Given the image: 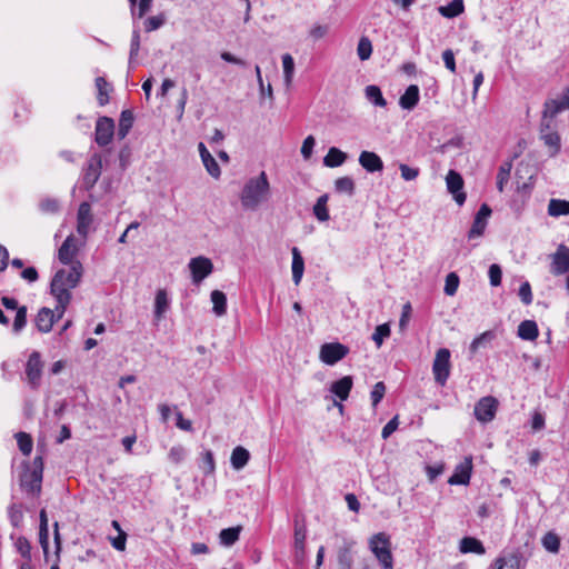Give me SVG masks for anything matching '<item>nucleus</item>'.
Masks as SVG:
<instances>
[{"instance_id": "79ce46f5", "label": "nucleus", "mask_w": 569, "mask_h": 569, "mask_svg": "<svg viewBox=\"0 0 569 569\" xmlns=\"http://www.w3.org/2000/svg\"><path fill=\"white\" fill-rule=\"evenodd\" d=\"M169 306V300L164 290H159L154 300V315L159 319L166 312Z\"/></svg>"}, {"instance_id": "c03bdc74", "label": "nucleus", "mask_w": 569, "mask_h": 569, "mask_svg": "<svg viewBox=\"0 0 569 569\" xmlns=\"http://www.w3.org/2000/svg\"><path fill=\"white\" fill-rule=\"evenodd\" d=\"M542 546L549 552L557 553L560 548V538L555 532L549 531L542 537Z\"/></svg>"}, {"instance_id": "aec40b11", "label": "nucleus", "mask_w": 569, "mask_h": 569, "mask_svg": "<svg viewBox=\"0 0 569 569\" xmlns=\"http://www.w3.org/2000/svg\"><path fill=\"white\" fill-rule=\"evenodd\" d=\"M359 163L368 172L382 171L383 162L378 154L370 151H362L359 156Z\"/></svg>"}, {"instance_id": "473e14b6", "label": "nucleus", "mask_w": 569, "mask_h": 569, "mask_svg": "<svg viewBox=\"0 0 569 569\" xmlns=\"http://www.w3.org/2000/svg\"><path fill=\"white\" fill-rule=\"evenodd\" d=\"M212 310L216 316L221 317L227 312V297L220 290L211 292Z\"/></svg>"}, {"instance_id": "052dcab7", "label": "nucleus", "mask_w": 569, "mask_h": 569, "mask_svg": "<svg viewBox=\"0 0 569 569\" xmlns=\"http://www.w3.org/2000/svg\"><path fill=\"white\" fill-rule=\"evenodd\" d=\"M489 279H490V284L492 287H497L501 283V278H502V271H501V268L499 264H491L489 267Z\"/></svg>"}, {"instance_id": "338daca9", "label": "nucleus", "mask_w": 569, "mask_h": 569, "mask_svg": "<svg viewBox=\"0 0 569 569\" xmlns=\"http://www.w3.org/2000/svg\"><path fill=\"white\" fill-rule=\"evenodd\" d=\"M399 421L398 416H395L387 425L382 428L381 437L388 439L398 428Z\"/></svg>"}, {"instance_id": "3c124183", "label": "nucleus", "mask_w": 569, "mask_h": 569, "mask_svg": "<svg viewBox=\"0 0 569 569\" xmlns=\"http://www.w3.org/2000/svg\"><path fill=\"white\" fill-rule=\"evenodd\" d=\"M27 325V307L21 306L14 317V321L12 325V330L14 333H19Z\"/></svg>"}, {"instance_id": "ea45409f", "label": "nucleus", "mask_w": 569, "mask_h": 569, "mask_svg": "<svg viewBox=\"0 0 569 569\" xmlns=\"http://www.w3.org/2000/svg\"><path fill=\"white\" fill-rule=\"evenodd\" d=\"M353 557L351 553V548L349 546H345L339 549L338 552V566L339 569H352Z\"/></svg>"}, {"instance_id": "58836bf2", "label": "nucleus", "mask_w": 569, "mask_h": 569, "mask_svg": "<svg viewBox=\"0 0 569 569\" xmlns=\"http://www.w3.org/2000/svg\"><path fill=\"white\" fill-rule=\"evenodd\" d=\"M96 87L98 90L97 100L100 106H104L109 102V83L104 78L98 77L96 79Z\"/></svg>"}, {"instance_id": "5fc2aeb1", "label": "nucleus", "mask_w": 569, "mask_h": 569, "mask_svg": "<svg viewBox=\"0 0 569 569\" xmlns=\"http://www.w3.org/2000/svg\"><path fill=\"white\" fill-rule=\"evenodd\" d=\"M8 516L13 527H19L23 519V513L20 505L12 503L8 508Z\"/></svg>"}, {"instance_id": "9d476101", "label": "nucleus", "mask_w": 569, "mask_h": 569, "mask_svg": "<svg viewBox=\"0 0 569 569\" xmlns=\"http://www.w3.org/2000/svg\"><path fill=\"white\" fill-rule=\"evenodd\" d=\"M446 184L457 204L462 206L467 196L466 192L462 191L465 182L461 174L455 170H449L446 177Z\"/></svg>"}, {"instance_id": "7ed1b4c3", "label": "nucleus", "mask_w": 569, "mask_h": 569, "mask_svg": "<svg viewBox=\"0 0 569 569\" xmlns=\"http://www.w3.org/2000/svg\"><path fill=\"white\" fill-rule=\"evenodd\" d=\"M369 549L383 569H393L390 537L386 532H378L369 539Z\"/></svg>"}, {"instance_id": "393cba45", "label": "nucleus", "mask_w": 569, "mask_h": 569, "mask_svg": "<svg viewBox=\"0 0 569 569\" xmlns=\"http://www.w3.org/2000/svg\"><path fill=\"white\" fill-rule=\"evenodd\" d=\"M352 378L346 376L331 385V392L335 393L340 400H347L352 388Z\"/></svg>"}, {"instance_id": "412c9836", "label": "nucleus", "mask_w": 569, "mask_h": 569, "mask_svg": "<svg viewBox=\"0 0 569 569\" xmlns=\"http://www.w3.org/2000/svg\"><path fill=\"white\" fill-rule=\"evenodd\" d=\"M471 459H466L465 463H460L456 470L455 473L449 478L448 482L450 485H467L470 480L471 475Z\"/></svg>"}, {"instance_id": "6ab92c4d", "label": "nucleus", "mask_w": 569, "mask_h": 569, "mask_svg": "<svg viewBox=\"0 0 569 569\" xmlns=\"http://www.w3.org/2000/svg\"><path fill=\"white\" fill-rule=\"evenodd\" d=\"M56 322V313L50 308L43 307L38 311V315L34 319V323L37 329L42 333H48L51 331L53 325Z\"/></svg>"}, {"instance_id": "f704fd0d", "label": "nucleus", "mask_w": 569, "mask_h": 569, "mask_svg": "<svg viewBox=\"0 0 569 569\" xmlns=\"http://www.w3.org/2000/svg\"><path fill=\"white\" fill-rule=\"evenodd\" d=\"M496 338V335L493 331L488 330L482 332L480 336L475 338L472 342L470 343L469 351L473 356L478 352L480 348L486 347L488 343H490Z\"/></svg>"}, {"instance_id": "9b49d317", "label": "nucleus", "mask_w": 569, "mask_h": 569, "mask_svg": "<svg viewBox=\"0 0 569 569\" xmlns=\"http://www.w3.org/2000/svg\"><path fill=\"white\" fill-rule=\"evenodd\" d=\"M189 268L193 283H200L212 272L213 264L211 260L206 257H197L190 260Z\"/></svg>"}, {"instance_id": "09e8293b", "label": "nucleus", "mask_w": 569, "mask_h": 569, "mask_svg": "<svg viewBox=\"0 0 569 569\" xmlns=\"http://www.w3.org/2000/svg\"><path fill=\"white\" fill-rule=\"evenodd\" d=\"M357 53L360 60H368L372 53V44L371 41L367 37H361L358 47Z\"/></svg>"}, {"instance_id": "4d7b16f0", "label": "nucleus", "mask_w": 569, "mask_h": 569, "mask_svg": "<svg viewBox=\"0 0 569 569\" xmlns=\"http://www.w3.org/2000/svg\"><path fill=\"white\" fill-rule=\"evenodd\" d=\"M459 286V277L451 272L446 278V284H445V293L448 296H453L457 292Z\"/></svg>"}, {"instance_id": "49530a36", "label": "nucleus", "mask_w": 569, "mask_h": 569, "mask_svg": "<svg viewBox=\"0 0 569 569\" xmlns=\"http://www.w3.org/2000/svg\"><path fill=\"white\" fill-rule=\"evenodd\" d=\"M16 438H17V441H18L19 450L24 456H29L31 453V451H32V446H33L31 436L26 433V432H18L16 435Z\"/></svg>"}, {"instance_id": "69168bd1", "label": "nucleus", "mask_w": 569, "mask_h": 569, "mask_svg": "<svg viewBox=\"0 0 569 569\" xmlns=\"http://www.w3.org/2000/svg\"><path fill=\"white\" fill-rule=\"evenodd\" d=\"M399 169H400L402 179H405L406 181L415 180L419 174L418 168H411L403 163H401L399 166Z\"/></svg>"}, {"instance_id": "c9c22d12", "label": "nucleus", "mask_w": 569, "mask_h": 569, "mask_svg": "<svg viewBox=\"0 0 569 569\" xmlns=\"http://www.w3.org/2000/svg\"><path fill=\"white\" fill-rule=\"evenodd\" d=\"M347 158V154L339 150L338 148L332 147L327 156L323 158V163L327 167L335 168L341 166Z\"/></svg>"}, {"instance_id": "dca6fc26", "label": "nucleus", "mask_w": 569, "mask_h": 569, "mask_svg": "<svg viewBox=\"0 0 569 569\" xmlns=\"http://www.w3.org/2000/svg\"><path fill=\"white\" fill-rule=\"evenodd\" d=\"M114 134V121L109 117H100L96 123V141L111 142Z\"/></svg>"}, {"instance_id": "bf43d9fd", "label": "nucleus", "mask_w": 569, "mask_h": 569, "mask_svg": "<svg viewBox=\"0 0 569 569\" xmlns=\"http://www.w3.org/2000/svg\"><path fill=\"white\" fill-rule=\"evenodd\" d=\"M117 156L119 160V167L124 170L127 166L130 163L131 150L128 144H124L122 148L117 150Z\"/></svg>"}, {"instance_id": "2eb2a0df", "label": "nucleus", "mask_w": 569, "mask_h": 569, "mask_svg": "<svg viewBox=\"0 0 569 569\" xmlns=\"http://www.w3.org/2000/svg\"><path fill=\"white\" fill-rule=\"evenodd\" d=\"M491 212V208L487 203L481 204L468 232L469 239L481 237L483 234L487 227V220Z\"/></svg>"}, {"instance_id": "bb28decb", "label": "nucleus", "mask_w": 569, "mask_h": 569, "mask_svg": "<svg viewBox=\"0 0 569 569\" xmlns=\"http://www.w3.org/2000/svg\"><path fill=\"white\" fill-rule=\"evenodd\" d=\"M539 335L538 326L533 320H523L518 326V336L522 340L533 341Z\"/></svg>"}, {"instance_id": "2f4dec72", "label": "nucleus", "mask_w": 569, "mask_h": 569, "mask_svg": "<svg viewBox=\"0 0 569 569\" xmlns=\"http://www.w3.org/2000/svg\"><path fill=\"white\" fill-rule=\"evenodd\" d=\"M463 10L465 6L462 0H452L449 4L438 8L439 13L445 18L458 17Z\"/></svg>"}, {"instance_id": "cd10ccee", "label": "nucleus", "mask_w": 569, "mask_h": 569, "mask_svg": "<svg viewBox=\"0 0 569 569\" xmlns=\"http://www.w3.org/2000/svg\"><path fill=\"white\" fill-rule=\"evenodd\" d=\"M242 526H236L222 529L219 533V542L224 547L233 546L240 537Z\"/></svg>"}, {"instance_id": "0e129e2a", "label": "nucleus", "mask_w": 569, "mask_h": 569, "mask_svg": "<svg viewBox=\"0 0 569 569\" xmlns=\"http://www.w3.org/2000/svg\"><path fill=\"white\" fill-rule=\"evenodd\" d=\"M519 297L521 301L528 306L532 302L531 287L528 281L523 282L519 288Z\"/></svg>"}, {"instance_id": "37998d69", "label": "nucleus", "mask_w": 569, "mask_h": 569, "mask_svg": "<svg viewBox=\"0 0 569 569\" xmlns=\"http://www.w3.org/2000/svg\"><path fill=\"white\" fill-rule=\"evenodd\" d=\"M282 67H283V76L284 82L289 87L291 84L293 73H295V61L291 54L284 53L282 56Z\"/></svg>"}, {"instance_id": "a211bd4d", "label": "nucleus", "mask_w": 569, "mask_h": 569, "mask_svg": "<svg viewBox=\"0 0 569 569\" xmlns=\"http://www.w3.org/2000/svg\"><path fill=\"white\" fill-rule=\"evenodd\" d=\"M77 252L78 248L76 244V239L72 234H70L66 238L59 248L58 258L61 263L72 266V262H74L73 258L77 256Z\"/></svg>"}, {"instance_id": "de8ad7c7", "label": "nucleus", "mask_w": 569, "mask_h": 569, "mask_svg": "<svg viewBox=\"0 0 569 569\" xmlns=\"http://www.w3.org/2000/svg\"><path fill=\"white\" fill-rule=\"evenodd\" d=\"M103 147L99 152H96L97 154H103L102 163L106 166V169L111 166L112 163H116L118 160L117 156V149L113 147H109L108 144H100Z\"/></svg>"}, {"instance_id": "1a4fd4ad", "label": "nucleus", "mask_w": 569, "mask_h": 569, "mask_svg": "<svg viewBox=\"0 0 569 569\" xmlns=\"http://www.w3.org/2000/svg\"><path fill=\"white\" fill-rule=\"evenodd\" d=\"M497 408L498 401L495 397H483L475 406V416L481 422H490L496 416Z\"/></svg>"}, {"instance_id": "f03ea898", "label": "nucleus", "mask_w": 569, "mask_h": 569, "mask_svg": "<svg viewBox=\"0 0 569 569\" xmlns=\"http://www.w3.org/2000/svg\"><path fill=\"white\" fill-rule=\"evenodd\" d=\"M270 183L264 171L250 178L243 186L240 194L241 206L246 210H257L270 198Z\"/></svg>"}, {"instance_id": "13d9d810", "label": "nucleus", "mask_w": 569, "mask_h": 569, "mask_svg": "<svg viewBox=\"0 0 569 569\" xmlns=\"http://www.w3.org/2000/svg\"><path fill=\"white\" fill-rule=\"evenodd\" d=\"M39 208L42 212L46 213H57L60 209V206L57 199L47 198L40 201Z\"/></svg>"}, {"instance_id": "680f3d73", "label": "nucleus", "mask_w": 569, "mask_h": 569, "mask_svg": "<svg viewBox=\"0 0 569 569\" xmlns=\"http://www.w3.org/2000/svg\"><path fill=\"white\" fill-rule=\"evenodd\" d=\"M168 457L171 462L180 463L186 457V450L182 446H173L170 449Z\"/></svg>"}, {"instance_id": "4c0bfd02", "label": "nucleus", "mask_w": 569, "mask_h": 569, "mask_svg": "<svg viewBox=\"0 0 569 569\" xmlns=\"http://www.w3.org/2000/svg\"><path fill=\"white\" fill-rule=\"evenodd\" d=\"M511 169H512L511 160H507V161L502 162L499 167L498 174H497V188L500 192L503 191L505 184L509 180Z\"/></svg>"}, {"instance_id": "5701e85b", "label": "nucleus", "mask_w": 569, "mask_h": 569, "mask_svg": "<svg viewBox=\"0 0 569 569\" xmlns=\"http://www.w3.org/2000/svg\"><path fill=\"white\" fill-rule=\"evenodd\" d=\"M199 152L208 173L216 179L219 178L221 173L220 168L211 152L206 148V144H199Z\"/></svg>"}, {"instance_id": "20e7f679", "label": "nucleus", "mask_w": 569, "mask_h": 569, "mask_svg": "<svg viewBox=\"0 0 569 569\" xmlns=\"http://www.w3.org/2000/svg\"><path fill=\"white\" fill-rule=\"evenodd\" d=\"M307 525L303 517L296 516L293 519V550L295 559L302 563L306 558Z\"/></svg>"}, {"instance_id": "39448f33", "label": "nucleus", "mask_w": 569, "mask_h": 569, "mask_svg": "<svg viewBox=\"0 0 569 569\" xmlns=\"http://www.w3.org/2000/svg\"><path fill=\"white\" fill-rule=\"evenodd\" d=\"M432 373L435 380L440 386H445L450 375V351L441 348L436 352L432 363Z\"/></svg>"}, {"instance_id": "f8f14e48", "label": "nucleus", "mask_w": 569, "mask_h": 569, "mask_svg": "<svg viewBox=\"0 0 569 569\" xmlns=\"http://www.w3.org/2000/svg\"><path fill=\"white\" fill-rule=\"evenodd\" d=\"M569 109V86L563 90L561 99H551L545 102L542 119H552L562 110Z\"/></svg>"}, {"instance_id": "0eeeda50", "label": "nucleus", "mask_w": 569, "mask_h": 569, "mask_svg": "<svg viewBox=\"0 0 569 569\" xmlns=\"http://www.w3.org/2000/svg\"><path fill=\"white\" fill-rule=\"evenodd\" d=\"M43 362L38 351H33L26 363V377L31 389L37 390L41 383Z\"/></svg>"}, {"instance_id": "a19ab883", "label": "nucleus", "mask_w": 569, "mask_h": 569, "mask_svg": "<svg viewBox=\"0 0 569 569\" xmlns=\"http://www.w3.org/2000/svg\"><path fill=\"white\" fill-rule=\"evenodd\" d=\"M335 189L339 193L352 196L355 193V182L350 177H341L335 181Z\"/></svg>"}, {"instance_id": "423d86ee", "label": "nucleus", "mask_w": 569, "mask_h": 569, "mask_svg": "<svg viewBox=\"0 0 569 569\" xmlns=\"http://www.w3.org/2000/svg\"><path fill=\"white\" fill-rule=\"evenodd\" d=\"M349 353V348L340 342H327L320 347L319 358L328 365L333 366Z\"/></svg>"}, {"instance_id": "c756f323", "label": "nucleus", "mask_w": 569, "mask_h": 569, "mask_svg": "<svg viewBox=\"0 0 569 569\" xmlns=\"http://www.w3.org/2000/svg\"><path fill=\"white\" fill-rule=\"evenodd\" d=\"M249 459V451L246 448L238 446L232 450L230 462L233 469L241 470L248 463Z\"/></svg>"}, {"instance_id": "6e6552de", "label": "nucleus", "mask_w": 569, "mask_h": 569, "mask_svg": "<svg viewBox=\"0 0 569 569\" xmlns=\"http://www.w3.org/2000/svg\"><path fill=\"white\" fill-rule=\"evenodd\" d=\"M102 158L103 154H97L96 152L90 157L83 174V187L86 190H90L94 187L102 169L106 168L102 163Z\"/></svg>"}, {"instance_id": "6e6d98bb", "label": "nucleus", "mask_w": 569, "mask_h": 569, "mask_svg": "<svg viewBox=\"0 0 569 569\" xmlns=\"http://www.w3.org/2000/svg\"><path fill=\"white\" fill-rule=\"evenodd\" d=\"M386 393V386L382 381L377 382L370 393L372 407L376 408Z\"/></svg>"}, {"instance_id": "774afa93", "label": "nucleus", "mask_w": 569, "mask_h": 569, "mask_svg": "<svg viewBox=\"0 0 569 569\" xmlns=\"http://www.w3.org/2000/svg\"><path fill=\"white\" fill-rule=\"evenodd\" d=\"M110 542L116 550L123 551L126 549L127 533L120 531L117 537L110 538Z\"/></svg>"}, {"instance_id": "603ef678", "label": "nucleus", "mask_w": 569, "mask_h": 569, "mask_svg": "<svg viewBox=\"0 0 569 569\" xmlns=\"http://www.w3.org/2000/svg\"><path fill=\"white\" fill-rule=\"evenodd\" d=\"M519 562V557L517 555H510L507 558H498L496 560V569H518Z\"/></svg>"}, {"instance_id": "b1692460", "label": "nucleus", "mask_w": 569, "mask_h": 569, "mask_svg": "<svg viewBox=\"0 0 569 569\" xmlns=\"http://www.w3.org/2000/svg\"><path fill=\"white\" fill-rule=\"evenodd\" d=\"M419 102V88L410 84L399 99V104L405 110H412Z\"/></svg>"}, {"instance_id": "ddd939ff", "label": "nucleus", "mask_w": 569, "mask_h": 569, "mask_svg": "<svg viewBox=\"0 0 569 569\" xmlns=\"http://www.w3.org/2000/svg\"><path fill=\"white\" fill-rule=\"evenodd\" d=\"M93 222V214L89 202H81L77 212V232L84 239L90 232Z\"/></svg>"}, {"instance_id": "7c9ffc66", "label": "nucleus", "mask_w": 569, "mask_h": 569, "mask_svg": "<svg viewBox=\"0 0 569 569\" xmlns=\"http://www.w3.org/2000/svg\"><path fill=\"white\" fill-rule=\"evenodd\" d=\"M460 551L463 553L473 552L483 555L486 549L480 540L473 537H465L460 541Z\"/></svg>"}, {"instance_id": "c85d7f7f", "label": "nucleus", "mask_w": 569, "mask_h": 569, "mask_svg": "<svg viewBox=\"0 0 569 569\" xmlns=\"http://www.w3.org/2000/svg\"><path fill=\"white\" fill-rule=\"evenodd\" d=\"M133 121L134 117L131 110H123L121 112L117 132L119 140H122L127 137L133 126Z\"/></svg>"}, {"instance_id": "8fccbe9b", "label": "nucleus", "mask_w": 569, "mask_h": 569, "mask_svg": "<svg viewBox=\"0 0 569 569\" xmlns=\"http://www.w3.org/2000/svg\"><path fill=\"white\" fill-rule=\"evenodd\" d=\"M391 333L390 327L388 323H382L376 327L375 332L372 335V340L375 341L377 348H380L383 340L388 338Z\"/></svg>"}, {"instance_id": "e2e57ef3", "label": "nucleus", "mask_w": 569, "mask_h": 569, "mask_svg": "<svg viewBox=\"0 0 569 569\" xmlns=\"http://www.w3.org/2000/svg\"><path fill=\"white\" fill-rule=\"evenodd\" d=\"M164 23L162 16L150 17L144 21V29L147 32L159 29Z\"/></svg>"}, {"instance_id": "864d4df0", "label": "nucleus", "mask_w": 569, "mask_h": 569, "mask_svg": "<svg viewBox=\"0 0 569 569\" xmlns=\"http://www.w3.org/2000/svg\"><path fill=\"white\" fill-rule=\"evenodd\" d=\"M17 551L27 560H31V546L26 537H19L14 543Z\"/></svg>"}, {"instance_id": "4be33fe9", "label": "nucleus", "mask_w": 569, "mask_h": 569, "mask_svg": "<svg viewBox=\"0 0 569 569\" xmlns=\"http://www.w3.org/2000/svg\"><path fill=\"white\" fill-rule=\"evenodd\" d=\"M540 139L543 142H560V134L556 130V121L542 119L540 126Z\"/></svg>"}, {"instance_id": "72a5a7b5", "label": "nucleus", "mask_w": 569, "mask_h": 569, "mask_svg": "<svg viewBox=\"0 0 569 569\" xmlns=\"http://www.w3.org/2000/svg\"><path fill=\"white\" fill-rule=\"evenodd\" d=\"M548 214L551 217L569 214V201L561 199H551L548 204Z\"/></svg>"}, {"instance_id": "e433bc0d", "label": "nucleus", "mask_w": 569, "mask_h": 569, "mask_svg": "<svg viewBox=\"0 0 569 569\" xmlns=\"http://www.w3.org/2000/svg\"><path fill=\"white\" fill-rule=\"evenodd\" d=\"M366 98L377 107H386L387 101L382 96V92L378 86L370 84L365 89Z\"/></svg>"}, {"instance_id": "a878e982", "label": "nucleus", "mask_w": 569, "mask_h": 569, "mask_svg": "<svg viewBox=\"0 0 569 569\" xmlns=\"http://www.w3.org/2000/svg\"><path fill=\"white\" fill-rule=\"evenodd\" d=\"M291 253H292V266H291L292 280H293L295 284L298 286L303 276L305 261H303V258L297 247H293L291 249Z\"/></svg>"}, {"instance_id": "f3484780", "label": "nucleus", "mask_w": 569, "mask_h": 569, "mask_svg": "<svg viewBox=\"0 0 569 569\" xmlns=\"http://www.w3.org/2000/svg\"><path fill=\"white\" fill-rule=\"evenodd\" d=\"M42 476L39 470H27L20 478L21 487L33 495H39L41 491Z\"/></svg>"}, {"instance_id": "4468645a", "label": "nucleus", "mask_w": 569, "mask_h": 569, "mask_svg": "<svg viewBox=\"0 0 569 569\" xmlns=\"http://www.w3.org/2000/svg\"><path fill=\"white\" fill-rule=\"evenodd\" d=\"M551 258L552 274L560 276L569 271V248L566 244H560Z\"/></svg>"}, {"instance_id": "f257e3e1", "label": "nucleus", "mask_w": 569, "mask_h": 569, "mask_svg": "<svg viewBox=\"0 0 569 569\" xmlns=\"http://www.w3.org/2000/svg\"><path fill=\"white\" fill-rule=\"evenodd\" d=\"M82 273L83 267L79 260L72 262L69 270L60 269L56 272L51 280L50 291L57 301L64 303L71 301L70 289L79 284Z\"/></svg>"}, {"instance_id": "a18cd8bd", "label": "nucleus", "mask_w": 569, "mask_h": 569, "mask_svg": "<svg viewBox=\"0 0 569 569\" xmlns=\"http://www.w3.org/2000/svg\"><path fill=\"white\" fill-rule=\"evenodd\" d=\"M200 469L204 475H212L214 472L216 463L211 450H206L201 453Z\"/></svg>"}]
</instances>
